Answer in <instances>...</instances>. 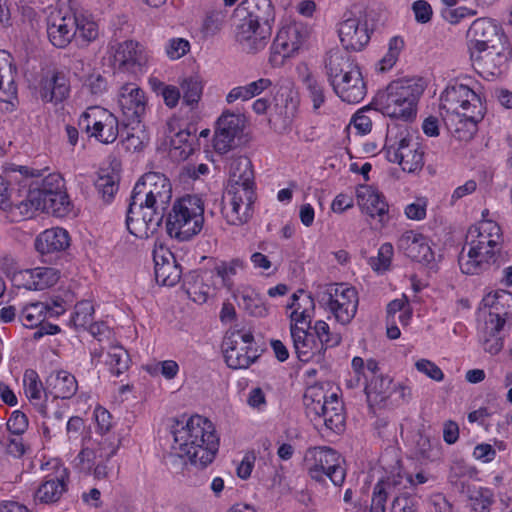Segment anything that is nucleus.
Returning a JSON list of instances; mask_svg holds the SVG:
<instances>
[{"instance_id":"obj_22","label":"nucleus","mask_w":512,"mask_h":512,"mask_svg":"<svg viewBox=\"0 0 512 512\" xmlns=\"http://www.w3.org/2000/svg\"><path fill=\"white\" fill-rule=\"evenodd\" d=\"M397 248L406 257L419 263L429 264L434 261V253L428 238L414 231H406L397 241Z\"/></svg>"},{"instance_id":"obj_20","label":"nucleus","mask_w":512,"mask_h":512,"mask_svg":"<svg viewBox=\"0 0 512 512\" xmlns=\"http://www.w3.org/2000/svg\"><path fill=\"white\" fill-rule=\"evenodd\" d=\"M483 109V107L473 109L472 113L457 111V116H454V113H445L443 119L455 138L460 141H469L478 131L477 125L484 117Z\"/></svg>"},{"instance_id":"obj_9","label":"nucleus","mask_w":512,"mask_h":512,"mask_svg":"<svg viewBox=\"0 0 512 512\" xmlns=\"http://www.w3.org/2000/svg\"><path fill=\"white\" fill-rule=\"evenodd\" d=\"M337 32L345 51H361L370 41L365 12L358 7L346 11L338 23Z\"/></svg>"},{"instance_id":"obj_40","label":"nucleus","mask_w":512,"mask_h":512,"mask_svg":"<svg viewBox=\"0 0 512 512\" xmlns=\"http://www.w3.org/2000/svg\"><path fill=\"white\" fill-rule=\"evenodd\" d=\"M16 74L17 67L13 63L12 55L5 50H0V91L7 88L10 97H15L16 94Z\"/></svg>"},{"instance_id":"obj_38","label":"nucleus","mask_w":512,"mask_h":512,"mask_svg":"<svg viewBox=\"0 0 512 512\" xmlns=\"http://www.w3.org/2000/svg\"><path fill=\"white\" fill-rule=\"evenodd\" d=\"M229 183L231 186L255 185L254 171L250 159L246 156H240L233 160L230 165Z\"/></svg>"},{"instance_id":"obj_23","label":"nucleus","mask_w":512,"mask_h":512,"mask_svg":"<svg viewBox=\"0 0 512 512\" xmlns=\"http://www.w3.org/2000/svg\"><path fill=\"white\" fill-rule=\"evenodd\" d=\"M325 69L331 86L337 80H346L350 75L360 72V67L347 51L331 50L325 60Z\"/></svg>"},{"instance_id":"obj_29","label":"nucleus","mask_w":512,"mask_h":512,"mask_svg":"<svg viewBox=\"0 0 512 512\" xmlns=\"http://www.w3.org/2000/svg\"><path fill=\"white\" fill-rule=\"evenodd\" d=\"M70 94V84L64 72L54 71L41 81L40 96L45 102L61 103Z\"/></svg>"},{"instance_id":"obj_15","label":"nucleus","mask_w":512,"mask_h":512,"mask_svg":"<svg viewBox=\"0 0 512 512\" xmlns=\"http://www.w3.org/2000/svg\"><path fill=\"white\" fill-rule=\"evenodd\" d=\"M255 185L229 186L227 193L231 195V210L226 212L227 222L240 226L246 223L253 213V204L256 199Z\"/></svg>"},{"instance_id":"obj_44","label":"nucleus","mask_w":512,"mask_h":512,"mask_svg":"<svg viewBox=\"0 0 512 512\" xmlns=\"http://www.w3.org/2000/svg\"><path fill=\"white\" fill-rule=\"evenodd\" d=\"M184 289L191 300L196 303H205L209 295V286L203 283V279L195 271H191L183 277Z\"/></svg>"},{"instance_id":"obj_55","label":"nucleus","mask_w":512,"mask_h":512,"mask_svg":"<svg viewBox=\"0 0 512 512\" xmlns=\"http://www.w3.org/2000/svg\"><path fill=\"white\" fill-rule=\"evenodd\" d=\"M303 83L309 93V98L313 103V109L315 111L318 110L325 102L324 87L322 83H320L311 73H307L303 77Z\"/></svg>"},{"instance_id":"obj_61","label":"nucleus","mask_w":512,"mask_h":512,"mask_svg":"<svg viewBox=\"0 0 512 512\" xmlns=\"http://www.w3.org/2000/svg\"><path fill=\"white\" fill-rule=\"evenodd\" d=\"M104 108L93 106L89 107L85 112H83L79 118L78 125L81 130L87 132L89 135L92 131L95 130V122H99L101 117V113L99 111H103Z\"/></svg>"},{"instance_id":"obj_46","label":"nucleus","mask_w":512,"mask_h":512,"mask_svg":"<svg viewBox=\"0 0 512 512\" xmlns=\"http://www.w3.org/2000/svg\"><path fill=\"white\" fill-rule=\"evenodd\" d=\"M37 410L44 418L41 424L43 436L45 439L50 440L61 431L65 420L64 412L56 410L52 415H48L47 407L44 404H39Z\"/></svg>"},{"instance_id":"obj_62","label":"nucleus","mask_w":512,"mask_h":512,"mask_svg":"<svg viewBox=\"0 0 512 512\" xmlns=\"http://www.w3.org/2000/svg\"><path fill=\"white\" fill-rule=\"evenodd\" d=\"M384 485L385 483L383 480H380L375 484L369 512H385L388 494Z\"/></svg>"},{"instance_id":"obj_43","label":"nucleus","mask_w":512,"mask_h":512,"mask_svg":"<svg viewBox=\"0 0 512 512\" xmlns=\"http://www.w3.org/2000/svg\"><path fill=\"white\" fill-rule=\"evenodd\" d=\"M73 205L66 191L41 200L39 210L56 217H65L72 211Z\"/></svg>"},{"instance_id":"obj_50","label":"nucleus","mask_w":512,"mask_h":512,"mask_svg":"<svg viewBox=\"0 0 512 512\" xmlns=\"http://www.w3.org/2000/svg\"><path fill=\"white\" fill-rule=\"evenodd\" d=\"M45 309L47 308L44 302L30 303L23 308L20 320L25 327H37L40 322H43L48 317Z\"/></svg>"},{"instance_id":"obj_3","label":"nucleus","mask_w":512,"mask_h":512,"mask_svg":"<svg viewBox=\"0 0 512 512\" xmlns=\"http://www.w3.org/2000/svg\"><path fill=\"white\" fill-rule=\"evenodd\" d=\"M423 92L421 80L393 81L376 94L370 106L390 118L410 121L416 116L417 102Z\"/></svg>"},{"instance_id":"obj_58","label":"nucleus","mask_w":512,"mask_h":512,"mask_svg":"<svg viewBox=\"0 0 512 512\" xmlns=\"http://www.w3.org/2000/svg\"><path fill=\"white\" fill-rule=\"evenodd\" d=\"M500 235V226L492 221H486L482 223L481 227L472 225L468 230L466 239H469V237H477L479 238L478 240H484L485 242H487L494 236L499 238Z\"/></svg>"},{"instance_id":"obj_1","label":"nucleus","mask_w":512,"mask_h":512,"mask_svg":"<svg viewBox=\"0 0 512 512\" xmlns=\"http://www.w3.org/2000/svg\"><path fill=\"white\" fill-rule=\"evenodd\" d=\"M172 199V185L162 173H145L135 184L126 212V227L138 238H147L161 226Z\"/></svg>"},{"instance_id":"obj_21","label":"nucleus","mask_w":512,"mask_h":512,"mask_svg":"<svg viewBox=\"0 0 512 512\" xmlns=\"http://www.w3.org/2000/svg\"><path fill=\"white\" fill-rule=\"evenodd\" d=\"M467 243L470 245L468 253L464 254L465 248L463 247L458 256V264L462 273L467 275H478L487 271L489 269V263L486 258H484L483 253L481 254V249L496 247L498 246L497 241L489 239L485 242L484 240L472 239L471 241L467 240Z\"/></svg>"},{"instance_id":"obj_47","label":"nucleus","mask_w":512,"mask_h":512,"mask_svg":"<svg viewBox=\"0 0 512 512\" xmlns=\"http://www.w3.org/2000/svg\"><path fill=\"white\" fill-rule=\"evenodd\" d=\"M95 188L105 203H110L119 189V176L113 172L99 174Z\"/></svg>"},{"instance_id":"obj_60","label":"nucleus","mask_w":512,"mask_h":512,"mask_svg":"<svg viewBox=\"0 0 512 512\" xmlns=\"http://www.w3.org/2000/svg\"><path fill=\"white\" fill-rule=\"evenodd\" d=\"M25 379V393L30 401L41 399V392L44 387L41 381L38 380V375L34 370H27L24 375Z\"/></svg>"},{"instance_id":"obj_51","label":"nucleus","mask_w":512,"mask_h":512,"mask_svg":"<svg viewBox=\"0 0 512 512\" xmlns=\"http://www.w3.org/2000/svg\"><path fill=\"white\" fill-rule=\"evenodd\" d=\"M98 34V25L94 21L77 13V36L75 37V41L78 45H86L96 40Z\"/></svg>"},{"instance_id":"obj_18","label":"nucleus","mask_w":512,"mask_h":512,"mask_svg":"<svg viewBox=\"0 0 512 512\" xmlns=\"http://www.w3.org/2000/svg\"><path fill=\"white\" fill-rule=\"evenodd\" d=\"M273 26L241 22L235 32L236 42L247 53H256L268 44Z\"/></svg>"},{"instance_id":"obj_52","label":"nucleus","mask_w":512,"mask_h":512,"mask_svg":"<svg viewBox=\"0 0 512 512\" xmlns=\"http://www.w3.org/2000/svg\"><path fill=\"white\" fill-rule=\"evenodd\" d=\"M391 379L389 377L378 375L372 377V379L365 385L364 392L368 398H371V395H375V401H383L388 397V392L390 390Z\"/></svg>"},{"instance_id":"obj_36","label":"nucleus","mask_w":512,"mask_h":512,"mask_svg":"<svg viewBox=\"0 0 512 512\" xmlns=\"http://www.w3.org/2000/svg\"><path fill=\"white\" fill-rule=\"evenodd\" d=\"M99 113L102 115L99 122L94 123L95 130L91 132L90 136L104 144L113 143L119 134L118 119L106 109L99 111Z\"/></svg>"},{"instance_id":"obj_11","label":"nucleus","mask_w":512,"mask_h":512,"mask_svg":"<svg viewBox=\"0 0 512 512\" xmlns=\"http://www.w3.org/2000/svg\"><path fill=\"white\" fill-rule=\"evenodd\" d=\"M273 100L274 106L268 119L269 124L276 132L287 133L291 130L299 110V94L289 86H281Z\"/></svg>"},{"instance_id":"obj_10","label":"nucleus","mask_w":512,"mask_h":512,"mask_svg":"<svg viewBox=\"0 0 512 512\" xmlns=\"http://www.w3.org/2000/svg\"><path fill=\"white\" fill-rule=\"evenodd\" d=\"M309 37L307 26L301 22H293L283 26L271 46L270 62L273 65L284 63L286 58L294 56L304 46Z\"/></svg>"},{"instance_id":"obj_37","label":"nucleus","mask_w":512,"mask_h":512,"mask_svg":"<svg viewBox=\"0 0 512 512\" xmlns=\"http://www.w3.org/2000/svg\"><path fill=\"white\" fill-rule=\"evenodd\" d=\"M298 293L304 294V291L300 289L296 293L292 294L291 303L287 305L288 309H293L290 315L291 324H296L297 326H299V324H306V328H312L311 319L314 315L315 309L314 299L311 295H305L304 301L309 307L305 306L303 310L300 311V297Z\"/></svg>"},{"instance_id":"obj_5","label":"nucleus","mask_w":512,"mask_h":512,"mask_svg":"<svg viewBox=\"0 0 512 512\" xmlns=\"http://www.w3.org/2000/svg\"><path fill=\"white\" fill-rule=\"evenodd\" d=\"M471 58L484 68L494 56L501 57L499 46L504 34L501 27L490 18L476 19L467 31Z\"/></svg>"},{"instance_id":"obj_35","label":"nucleus","mask_w":512,"mask_h":512,"mask_svg":"<svg viewBox=\"0 0 512 512\" xmlns=\"http://www.w3.org/2000/svg\"><path fill=\"white\" fill-rule=\"evenodd\" d=\"M313 411L323 419L326 428L333 432H340L344 429L345 415L342 402H322L319 400L313 404Z\"/></svg>"},{"instance_id":"obj_26","label":"nucleus","mask_w":512,"mask_h":512,"mask_svg":"<svg viewBox=\"0 0 512 512\" xmlns=\"http://www.w3.org/2000/svg\"><path fill=\"white\" fill-rule=\"evenodd\" d=\"M400 166L409 173L420 170L423 165L424 152L420 150L419 143L410 135L408 130L399 132Z\"/></svg>"},{"instance_id":"obj_54","label":"nucleus","mask_w":512,"mask_h":512,"mask_svg":"<svg viewBox=\"0 0 512 512\" xmlns=\"http://www.w3.org/2000/svg\"><path fill=\"white\" fill-rule=\"evenodd\" d=\"M34 278L36 281L32 283L33 290H44L58 282L59 271L52 267H36L34 268Z\"/></svg>"},{"instance_id":"obj_64","label":"nucleus","mask_w":512,"mask_h":512,"mask_svg":"<svg viewBox=\"0 0 512 512\" xmlns=\"http://www.w3.org/2000/svg\"><path fill=\"white\" fill-rule=\"evenodd\" d=\"M190 50V43L184 38H173L169 40L166 47L167 56L172 60H177L187 54Z\"/></svg>"},{"instance_id":"obj_33","label":"nucleus","mask_w":512,"mask_h":512,"mask_svg":"<svg viewBox=\"0 0 512 512\" xmlns=\"http://www.w3.org/2000/svg\"><path fill=\"white\" fill-rule=\"evenodd\" d=\"M68 470L59 468L53 477H48L37 489L36 498L42 503H54L67 490Z\"/></svg>"},{"instance_id":"obj_48","label":"nucleus","mask_w":512,"mask_h":512,"mask_svg":"<svg viewBox=\"0 0 512 512\" xmlns=\"http://www.w3.org/2000/svg\"><path fill=\"white\" fill-rule=\"evenodd\" d=\"M179 84L183 92V103L191 107L197 105L203 92L201 78L196 75L189 76L184 78Z\"/></svg>"},{"instance_id":"obj_25","label":"nucleus","mask_w":512,"mask_h":512,"mask_svg":"<svg viewBox=\"0 0 512 512\" xmlns=\"http://www.w3.org/2000/svg\"><path fill=\"white\" fill-rule=\"evenodd\" d=\"M506 319L499 313H489V320L479 334V342L486 353L497 355L504 346V336L501 334Z\"/></svg>"},{"instance_id":"obj_57","label":"nucleus","mask_w":512,"mask_h":512,"mask_svg":"<svg viewBox=\"0 0 512 512\" xmlns=\"http://www.w3.org/2000/svg\"><path fill=\"white\" fill-rule=\"evenodd\" d=\"M94 307L90 301H81L76 304L71 322L75 327H86L93 322Z\"/></svg>"},{"instance_id":"obj_32","label":"nucleus","mask_w":512,"mask_h":512,"mask_svg":"<svg viewBox=\"0 0 512 512\" xmlns=\"http://www.w3.org/2000/svg\"><path fill=\"white\" fill-rule=\"evenodd\" d=\"M76 378L66 372L58 371L51 373L46 379L45 395L50 394L53 398L69 399L77 391Z\"/></svg>"},{"instance_id":"obj_14","label":"nucleus","mask_w":512,"mask_h":512,"mask_svg":"<svg viewBox=\"0 0 512 512\" xmlns=\"http://www.w3.org/2000/svg\"><path fill=\"white\" fill-rule=\"evenodd\" d=\"M47 35L56 48H66L77 36V12L62 10L53 12L47 19Z\"/></svg>"},{"instance_id":"obj_63","label":"nucleus","mask_w":512,"mask_h":512,"mask_svg":"<svg viewBox=\"0 0 512 512\" xmlns=\"http://www.w3.org/2000/svg\"><path fill=\"white\" fill-rule=\"evenodd\" d=\"M84 87H86L92 95L100 96L107 91L108 82L100 73L93 72L85 79Z\"/></svg>"},{"instance_id":"obj_7","label":"nucleus","mask_w":512,"mask_h":512,"mask_svg":"<svg viewBox=\"0 0 512 512\" xmlns=\"http://www.w3.org/2000/svg\"><path fill=\"white\" fill-rule=\"evenodd\" d=\"M310 458H306L307 470L310 478L318 483L325 484L329 479L335 486H341L346 477L343 467L344 459L330 447H314L309 449Z\"/></svg>"},{"instance_id":"obj_24","label":"nucleus","mask_w":512,"mask_h":512,"mask_svg":"<svg viewBox=\"0 0 512 512\" xmlns=\"http://www.w3.org/2000/svg\"><path fill=\"white\" fill-rule=\"evenodd\" d=\"M101 439L97 441L96 448L85 447L79 452L77 459L83 465L82 469L90 472L92 464L97 459L110 461V459L117 453L121 440L119 437L108 434H100Z\"/></svg>"},{"instance_id":"obj_8","label":"nucleus","mask_w":512,"mask_h":512,"mask_svg":"<svg viewBox=\"0 0 512 512\" xmlns=\"http://www.w3.org/2000/svg\"><path fill=\"white\" fill-rule=\"evenodd\" d=\"M358 302L357 290L343 283L328 285L319 299V303L329 309L336 320L343 325L350 323L355 317Z\"/></svg>"},{"instance_id":"obj_2","label":"nucleus","mask_w":512,"mask_h":512,"mask_svg":"<svg viewBox=\"0 0 512 512\" xmlns=\"http://www.w3.org/2000/svg\"><path fill=\"white\" fill-rule=\"evenodd\" d=\"M171 433L179 451L189 458L191 464L205 468L214 460L219 439L209 419L200 415H193L187 420L175 419Z\"/></svg>"},{"instance_id":"obj_39","label":"nucleus","mask_w":512,"mask_h":512,"mask_svg":"<svg viewBox=\"0 0 512 512\" xmlns=\"http://www.w3.org/2000/svg\"><path fill=\"white\" fill-rule=\"evenodd\" d=\"M197 138L188 128L180 130L170 139V151L172 155L180 160H186L195 149Z\"/></svg>"},{"instance_id":"obj_41","label":"nucleus","mask_w":512,"mask_h":512,"mask_svg":"<svg viewBox=\"0 0 512 512\" xmlns=\"http://www.w3.org/2000/svg\"><path fill=\"white\" fill-rule=\"evenodd\" d=\"M238 305L246 310L251 316L265 317L268 315V308L263 299L254 290H244L233 294Z\"/></svg>"},{"instance_id":"obj_28","label":"nucleus","mask_w":512,"mask_h":512,"mask_svg":"<svg viewBox=\"0 0 512 512\" xmlns=\"http://www.w3.org/2000/svg\"><path fill=\"white\" fill-rule=\"evenodd\" d=\"M311 328H304L296 324H290V334L294 352L301 362H308L314 356L318 357V342Z\"/></svg>"},{"instance_id":"obj_17","label":"nucleus","mask_w":512,"mask_h":512,"mask_svg":"<svg viewBox=\"0 0 512 512\" xmlns=\"http://www.w3.org/2000/svg\"><path fill=\"white\" fill-rule=\"evenodd\" d=\"M244 119L240 114L224 112L217 121L213 146L217 153L225 154L233 148L234 140L243 130Z\"/></svg>"},{"instance_id":"obj_34","label":"nucleus","mask_w":512,"mask_h":512,"mask_svg":"<svg viewBox=\"0 0 512 512\" xmlns=\"http://www.w3.org/2000/svg\"><path fill=\"white\" fill-rule=\"evenodd\" d=\"M357 200L362 210L371 217H380L388 212V204L384 196L368 185H361L356 191Z\"/></svg>"},{"instance_id":"obj_27","label":"nucleus","mask_w":512,"mask_h":512,"mask_svg":"<svg viewBox=\"0 0 512 512\" xmlns=\"http://www.w3.org/2000/svg\"><path fill=\"white\" fill-rule=\"evenodd\" d=\"M238 10L245 12L241 22L267 26H273L275 22V8L271 0H242Z\"/></svg>"},{"instance_id":"obj_6","label":"nucleus","mask_w":512,"mask_h":512,"mask_svg":"<svg viewBox=\"0 0 512 512\" xmlns=\"http://www.w3.org/2000/svg\"><path fill=\"white\" fill-rule=\"evenodd\" d=\"M34 176L32 168L12 165L5 169V175H0V209L3 211L18 210L19 214L28 218L26 187L28 175Z\"/></svg>"},{"instance_id":"obj_19","label":"nucleus","mask_w":512,"mask_h":512,"mask_svg":"<svg viewBox=\"0 0 512 512\" xmlns=\"http://www.w3.org/2000/svg\"><path fill=\"white\" fill-rule=\"evenodd\" d=\"M118 103L128 125L140 123L146 109V98L142 89L133 83L124 84L119 90Z\"/></svg>"},{"instance_id":"obj_59","label":"nucleus","mask_w":512,"mask_h":512,"mask_svg":"<svg viewBox=\"0 0 512 512\" xmlns=\"http://www.w3.org/2000/svg\"><path fill=\"white\" fill-rule=\"evenodd\" d=\"M393 256V246L391 243H384L378 249L376 257L369 259V264L376 272H384L389 269Z\"/></svg>"},{"instance_id":"obj_16","label":"nucleus","mask_w":512,"mask_h":512,"mask_svg":"<svg viewBox=\"0 0 512 512\" xmlns=\"http://www.w3.org/2000/svg\"><path fill=\"white\" fill-rule=\"evenodd\" d=\"M440 100V109L445 113H454V116H457V111L483 107L480 96L464 84L449 85L442 93Z\"/></svg>"},{"instance_id":"obj_31","label":"nucleus","mask_w":512,"mask_h":512,"mask_svg":"<svg viewBox=\"0 0 512 512\" xmlns=\"http://www.w3.org/2000/svg\"><path fill=\"white\" fill-rule=\"evenodd\" d=\"M332 88L335 94L347 103H359L367 93L361 71L350 75L346 80H337Z\"/></svg>"},{"instance_id":"obj_45","label":"nucleus","mask_w":512,"mask_h":512,"mask_svg":"<svg viewBox=\"0 0 512 512\" xmlns=\"http://www.w3.org/2000/svg\"><path fill=\"white\" fill-rule=\"evenodd\" d=\"M315 339L318 340V358L324 356L328 348L336 347L341 342V336L339 334H333L330 332L329 325L323 321L318 320L315 322L313 327Z\"/></svg>"},{"instance_id":"obj_53","label":"nucleus","mask_w":512,"mask_h":512,"mask_svg":"<svg viewBox=\"0 0 512 512\" xmlns=\"http://www.w3.org/2000/svg\"><path fill=\"white\" fill-rule=\"evenodd\" d=\"M108 357L110 371L115 376H120L129 368L130 356L127 350H125L123 347H112L108 353Z\"/></svg>"},{"instance_id":"obj_42","label":"nucleus","mask_w":512,"mask_h":512,"mask_svg":"<svg viewBox=\"0 0 512 512\" xmlns=\"http://www.w3.org/2000/svg\"><path fill=\"white\" fill-rule=\"evenodd\" d=\"M222 352L225 362L232 369H245L249 367V356H245V347L238 348L236 340L233 337H224L222 342Z\"/></svg>"},{"instance_id":"obj_4","label":"nucleus","mask_w":512,"mask_h":512,"mask_svg":"<svg viewBox=\"0 0 512 512\" xmlns=\"http://www.w3.org/2000/svg\"><path fill=\"white\" fill-rule=\"evenodd\" d=\"M165 216L168 235L181 242L189 241L203 228V201L198 195H185L174 201Z\"/></svg>"},{"instance_id":"obj_49","label":"nucleus","mask_w":512,"mask_h":512,"mask_svg":"<svg viewBox=\"0 0 512 512\" xmlns=\"http://www.w3.org/2000/svg\"><path fill=\"white\" fill-rule=\"evenodd\" d=\"M182 269L177 261H170L165 265L161 264L155 269V279L163 286H174L181 279Z\"/></svg>"},{"instance_id":"obj_13","label":"nucleus","mask_w":512,"mask_h":512,"mask_svg":"<svg viewBox=\"0 0 512 512\" xmlns=\"http://www.w3.org/2000/svg\"><path fill=\"white\" fill-rule=\"evenodd\" d=\"M109 53L114 69L120 72L137 74L143 71L148 62V53L145 47L135 40L110 44Z\"/></svg>"},{"instance_id":"obj_56","label":"nucleus","mask_w":512,"mask_h":512,"mask_svg":"<svg viewBox=\"0 0 512 512\" xmlns=\"http://www.w3.org/2000/svg\"><path fill=\"white\" fill-rule=\"evenodd\" d=\"M244 267V262L239 258H235L229 262H221L218 264L215 267V272L219 277H221L223 285L228 289H231L233 286L231 276L236 275L238 270H242Z\"/></svg>"},{"instance_id":"obj_12","label":"nucleus","mask_w":512,"mask_h":512,"mask_svg":"<svg viewBox=\"0 0 512 512\" xmlns=\"http://www.w3.org/2000/svg\"><path fill=\"white\" fill-rule=\"evenodd\" d=\"M32 170L35 175H28V185L26 187L27 209L29 210L28 218H31L36 211H39L41 200L52 197L58 192L66 191L65 181L60 174L50 173L41 178V170Z\"/></svg>"},{"instance_id":"obj_30","label":"nucleus","mask_w":512,"mask_h":512,"mask_svg":"<svg viewBox=\"0 0 512 512\" xmlns=\"http://www.w3.org/2000/svg\"><path fill=\"white\" fill-rule=\"evenodd\" d=\"M69 245L68 232L59 227L45 230L35 240V248L41 255L64 251Z\"/></svg>"}]
</instances>
